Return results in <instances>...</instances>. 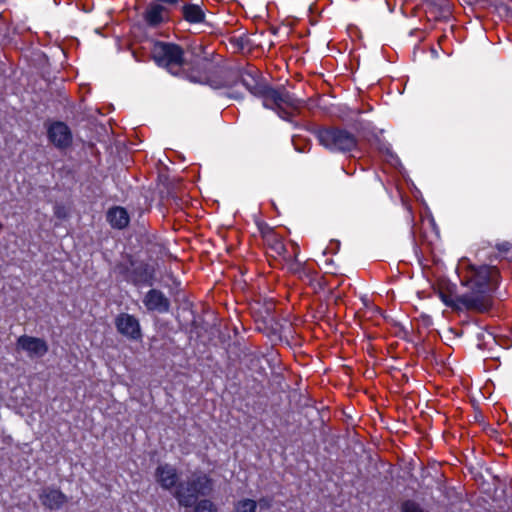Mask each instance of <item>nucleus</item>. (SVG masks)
I'll return each mask as SVG.
<instances>
[{"instance_id": "obj_1", "label": "nucleus", "mask_w": 512, "mask_h": 512, "mask_svg": "<svg viewBox=\"0 0 512 512\" xmlns=\"http://www.w3.org/2000/svg\"><path fill=\"white\" fill-rule=\"evenodd\" d=\"M500 271L495 266L469 264L461 276V283L470 292L461 295L459 301L465 310L475 313H488L493 307V293L499 286Z\"/></svg>"}, {"instance_id": "obj_2", "label": "nucleus", "mask_w": 512, "mask_h": 512, "mask_svg": "<svg viewBox=\"0 0 512 512\" xmlns=\"http://www.w3.org/2000/svg\"><path fill=\"white\" fill-rule=\"evenodd\" d=\"M214 490V480L206 473H192L185 480H181L172 492L178 504L185 508H192L200 497H208Z\"/></svg>"}, {"instance_id": "obj_3", "label": "nucleus", "mask_w": 512, "mask_h": 512, "mask_svg": "<svg viewBox=\"0 0 512 512\" xmlns=\"http://www.w3.org/2000/svg\"><path fill=\"white\" fill-rule=\"evenodd\" d=\"M150 53L158 66L173 75H179L185 66L192 64L186 59L184 49L176 43L153 41Z\"/></svg>"}, {"instance_id": "obj_4", "label": "nucleus", "mask_w": 512, "mask_h": 512, "mask_svg": "<svg viewBox=\"0 0 512 512\" xmlns=\"http://www.w3.org/2000/svg\"><path fill=\"white\" fill-rule=\"evenodd\" d=\"M114 271L136 287L154 284L155 268L143 260L134 259L130 254L126 255V262L116 263Z\"/></svg>"}, {"instance_id": "obj_5", "label": "nucleus", "mask_w": 512, "mask_h": 512, "mask_svg": "<svg viewBox=\"0 0 512 512\" xmlns=\"http://www.w3.org/2000/svg\"><path fill=\"white\" fill-rule=\"evenodd\" d=\"M316 135L321 145L343 153L354 150L358 144L353 133L336 126L320 127Z\"/></svg>"}, {"instance_id": "obj_6", "label": "nucleus", "mask_w": 512, "mask_h": 512, "mask_svg": "<svg viewBox=\"0 0 512 512\" xmlns=\"http://www.w3.org/2000/svg\"><path fill=\"white\" fill-rule=\"evenodd\" d=\"M283 105L298 109L302 105V101L291 95L284 87L275 89L269 86L264 106L275 110L282 119L292 122L293 112L285 109Z\"/></svg>"}, {"instance_id": "obj_7", "label": "nucleus", "mask_w": 512, "mask_h": 512, "mask_svg": "<svg viewBox=\"0 0 512 512\" xmlns=\"http://www.w3.org/2000/svg\"><path fill=\"white\" fill-rule=\"evenodd\" d=\"M47 138L58 150H67L72 146L73 134L63 121H53L47 126Z\"/></svg>"}, {"instance_id": "obj_8", "label": "nucleus", "mask_w": 512, "mask_h": 512, "mask_svg": "<svg viewBox=\"0 0 512 512\" xmlns=\"http://www.w3.org/2000/svg\"><path fill=\"white\" fill-rule=\"evenodd\" d=\"M116 330L130 341H141L143 334L139 320L131 314L120 313L114 320Z\"/></svg>"}, {"instance_id": "obj_9", "label": "nucleus", "mask_w": 512, "mask_h": 512, "mask_svg": "<svg viewBox=\"0 0 512 512\" xmlns=\"http://www.w3.org/2000/svg\"><path fill=\"white\" fill-rule=\"evenodd\" d=\"M38 497L42 506L50 511L60 510L68 502V497L54 486L41 488Z\"/></svg>"}, {"instance_id": "obj_10", "label": "nucleus", "mask_w": 512, "mask_h": 512, "mask_svg": "<svg viewBox=\"0 0 512 512\" xmlns=\"http://www.w3.org/2000/svg\"><path fill=\"white\" fill-rule=\"evenodd\" d=\"M17 349L24 350L33 357H42L48 352V344L42 338L22 335L17 339Z\"/></svg>"}, {"instance_id": "obj_11", "label": "nucleus", "mask_w": 512, "mask_h": 512, "mask_svg": "<svg viewBox=\"0 0 512 512\" xmlns=\"http://www.w3.org/2000/svg\"><path fill=\"white\" fill-rule=\"evenodd\" d=\"M156 482L167 491L171 493L176 489L179 480L178 473L175 467L169 464L159 465L155 470Z\"/></svg>"}, {"instance_id": "obj_12", "label": "nucleus", "mask_w": 512, "mask_h": 512, "mask_svg": "<svg viewBox=\"0 0 512 512\" xmlns=\"http://www.w3.org/2000/svg\"><path fill=\"white\" fill-rule=\"evenodd\" d=\"M168 14L167 7L153 1L146 6L143 19L149 27L157 28L168 20Z\"/></svg>"}, {"instance_id": "obj_13", "label": "nucleus", "mask_w": 512, "mask_h": 512, "mask_svg": "<svg viewBox=\"0 0 512 512\" xmlns=\"http://www.w3.org/2000/svg\"><path fill=\"white\" fill-rule=\"evenodd\" d=\"M143 303L148 311L159 313H167L171 306L170 300L158 289L149 290L143 299Z\"/></svg>"}, {"instance_id": "obj_14", "label": "nucleus", "mask_w": 512, "mask_h": 512, "mask_svg": "<svg viewBox=\"0 0 512 512\" xmlns=\"http://www.w3.org/2000/svg\"><path fill=\"white\" fill-rule=\"evenodd\" d=\"M254 73H257L256 69L252 71H245L240 75V82L247 88V90L254 96L260 97L265 101L269 85L263 81H259Z\"/></svg>"}, {"instance_id": "obj_15", "label": "nucleus", "mask_w": 512, "mask_h": 512, "mask_svg": "<svg viewBox=\"0 0 512 512\" xmlns=\"http://www.w3.org/2000/svg\"><path fill=\"white\" fill-rule=\"evenodd\" d=\"M438 295L446 306L450 307L455 312L465 310L464 305L459 301L461 295L454 296V286L450 283L440 284Z\"/></svg>"}, {"instance_id": "obj_16", "label": "nucleus", "mask_w": 512, "mask_h": 512, "mask_svg": "<svg viewBox=\"0 0 512 512\" xmlns=\"http://www.w3.org/2000/svg\"><path fill=\"white\" fill-rule=\"evenodd\" d=\"M182 18L190 24H201L206 21V14L204 9L194 3H184L180 7Z\"/></svg>"}, {"instance_id": "obj_17", "label": "nucleus", "mask_w": 512, "mask_h": 512, "mask_svg": "<svg viewBox=\"0 0 512 512\" xmlns=\"http://www.w3.org/2000/svg\"><path fill=\"white\" fill-rule=\"evenodd\" d=\"M107 221L113 228L124 229L128 226L130 218L125 208L115 206L108 210Z\"/></svg>"}, {"instance_id": "obj_18", "label": "nucleus", "mask_w": 512, "mask_h": 512, "mask_svg": "<svg viewBox=\"0 0 512 512\" xmlns=\"http://www.w3.org/2000/svg\"><path fill=\"white\" fill-rule=\"evenodd\" d=\"M288 397L290 405L299 409L310 407L313 403V400L308 392L304 394L299 389L291 390Z\"/></svg>"}, {"instance_id": "obj_19", "label": "nucleus", "mask_w": 512, "mask_h": 512, "mask_svg": "<svg viewBox=\"0 0 512 512\" xmlns=\"http://www.w3.org/2000/svg\"><path fill=\"white\" fill-rule=\"evenodd\" d=\"M192 507L194 508L193 512H218L217 506L206 497L196 502Z\"/></svg>"}, {"instance_id": "obj_20", "label": "nucleus", "mask_w": 512, "mask_h": 512, "mask_svg": "<svg viewBox=\"0 0 512 512\" xmlns=\"http://www.w3.org/2000/svg\"><path fill=\"white\" fill-rule=\"evenodd\" d=\"M401 512H428L421 507L419 503L414 500H404L400 505Z\"/></svg>"}, {"instance_id": "obj_21", "label": "nucleus", "mask_w": 512, "mask_h": 512, "mask_svg": "<svg viewBox=\"0 0 512 512\" xmlns=\"http://www.w3.org/2000/svg\"><path fill=\"white\" fill-rule=\"evenodd\" d=\"M257 502L252 499H244L236 504V512H256Z\"/></svg>"}, {"instance_id": "obj_22", "label": "nucleus", "mask_w": 512, "mask_h": 512, "mask_svg": "<svg viewBox=\"0 0 512 512\" xmlns=\"http://www.w3.org/2000/svg\"><path fill=\"white\" fill-rule=\"evenodd\" d=\"M492 394V391L490 390V386H480L477 388V392H470V398L473 405L478 402V398L487 399Z\"/></svg>"}, {"instance_id": "obj_23", "label": "nucleus", "mask_w": 512, "mask_h": 512, "mask_svg": "<svg viewBox=\"0 0 512 512\" xmlns=\"http://www.w3.org/2000/svg\"><path fill=\"white\" fill-rule=\"evenodd\" d=\"M293 145L295 149L299 152H304L308 146H310V142L308 140L302 139L300 136H294L292 138Z\"/></svg>"}, {"instance_id": "obj_24", "label": "nucleus", "mask_w": 512, "mask_h": 512, "mask_svg": "<svg viewBox=\"0 0 512 512\" xmlns=\"http://www.w3.org/2000/svg\"><path fill=\"white\" fill-rule=\"evenodd\" d=\"M238 350V346L236 343H233V344H230L228 349H227V352L229 354V357L231 358L232 355L234 356V359L238 358L240 355L239 353L237 352Z\"/></svg>"}, {"instance_id": "obj_25", "label": "nucleus", "mask_w": 512, "mask_h": 512, "mask_svg": "<svg viewBox=\"0 0 512 512\" xmlns=\"http://www.w3.org/2000/svg\"><path fill=\"white\" fill-rule=\"evenodd\" d=\"M54 213L57 218H64L66 216L65 208L63 206H55Z\"/></svg>"}, {"instance_id": "obj_26", "label": "nucleus", "mask_w": 512, "mask_h": 512, "mask_svg": "<svg viewBox=\"0 0 512 512\" xmlns=\"http://www.w3.org/2000/svg\"><path fill=\"white\" fill-rule=\"evenodd\" d=\"M154 2L158 3V4H165V5H169V6H175L179 3L180 0H153Z\"/></svg>"}, {"instance_id": "obj_27", "label": "nucleus", "mask_w": 512, "mask_h": 512, "mask_svg": "<svg viewBox=\"0 0 512 512\" xmlns=\"http://www.w3.org/2000/svg\"><path fill=\"white\" fill-rule=\"evenodd\" d=\"M259 505H260V507H261V508H266V509H268V508H270V506H271V502H270V500H268V499H266V498H261V499L259 500Z\"/></svg>"}, {"instance_id": "obj_28", "label": "nucleus", "mask_w": 512, "mask_h": 512, "mask_svg": "<svg viewBox=\"0 0 512 512\" xmlns=\"http://www.w3.org/2000/svg\"><path fill=\"white\" fill-rule=\"evenodd\" d=\"M187 77L193 81V82H202L203 81V77L201 76H195L193 74V72H190V73H187Z\"/></svg>"}, {"instance_id": "obj_29", "label": "nucleus", "mask_w": 512, "mask_h": 512, "mask_svg": "<svg viewBox=\"0 0 512 512\" xmlns=\"http://www.w3.org/2000/svg\"><path fill=\"white\" fill-rule=\"evenodd\" d=\"M253 381L258 383V384H261L264 381V379L263 378L254 377Z\"/></svg>"}, {"instance_id": "obj_30", "label": "nucleus", "mask_w": 512, "mask_h": 512, "mask_svg": "<svg viewBox=\"0 0 512 512\" xmlns=\"http://www.w3.org/2000/svg\"><path fill=\"white\" fill-rule=\"evenodd\" d=\"M273 383L277 384V385H280V383H281L280 376H276V378L273 380Z\"/></svg>"}, {"instance_id": "obj_31", "label": "nucleus", "mask_w": 512, "mask_h": 512, "mask_svg": "<svg viewBox=\"0 0 512 512\" xmlns=\"http://www.w3.org/2000/svg\"><path fill=\"white\" fill-rule=\"evenodd\" d=\"M435 387H436L437 392H440V390H441L444 386L437 385V386H435Z\"/></svg>"}, {"instance_id": "obj_32", "label": "nucleus", "mask_w": 512, "mask_h": 512, "mask_svg": "<svg viewBox=\"0 0 512 512\" xmlns=\"http://www.w3.org/2000/svg\"><path fill=\"white\" fill-rule=\"evenodd\" d=\"M488 384H493L490 380H488L487 382H485V385H488Z\"/></svg>"}, {"instance_id": "obj_33", "label": "nucleus", "mask_w": 512, "mask_h": 512, "mask_svg": "<svg viewBox=\"0 0 512 512\" xmlns=\"http://www.w3.org/2000/svg\"><path fill=\"white\" fill-rule=\"evenodd\" d=\"M364 392H365L366 394H368V393H369V391H368V389H367V388H365V389H364Z\"/></svg>"}]
</instances>
